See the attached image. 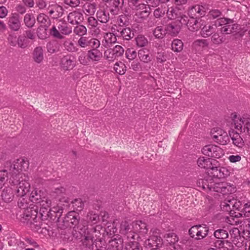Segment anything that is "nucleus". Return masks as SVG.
<instances>
[{
	"instance_id": "obj_1",
	"label": "nucleus",
	"mask_w": 250,
	"mask_h": 250,
	"mask_svg": "<svg viewBox=\"0 0 250 250\" xmlns=\"http://www.w3.org/2000/svg\"><path fill=\"white\" fill-rule=\"evenodd\" d=\"M28 163L23 159H18L12 164L9 165V172L11 176L9 183L14 186H18L16 194L17 196L24 197L29 191V178L22 172L28 167Z\"/></svg>"
},
{
	"instance_id": "obj_2",
	"label": "nucleus",
	"mask_w": 250,
	"mask_h": 250,
	"mask_svg": "<svg viewBox=\"0 0 250 250\" xmlns=\"http://www.w3.org/2000/svg\"><path fill=\"white\" fill-rule=\"evenodd\" d=\"M198 184L205 190L220 192L223 194L231 193L234 191V188L229 183L222 182L218 178H212L210 176L205 177L203 179L199 180Z\"/></svg>"
},
{
	"instance_id": "obj_3",
	"label": "nucleus",
	"mask_w": 250,
	"mask_h": 250,
	"mask_svg": "<svg viewBox=\"0 0 250 250\" xmlns=\"http://www.w3.org/2000/svg\"><path fill=\"white\" fill-rule=\"evenodd\" d=\"M77 228L80 230V233L83 237V244L87 247L92 246L93 249L94 243H96L97 240L100 238L101 236L100 229H101V227L97 226L91 229H88L87 222L83 220Z\"/></svg>"
},
{
	"instance_id": "obj_4",
	"label": "nucleus",
	"mask_w": 250,
	"mask_h": 250,
	"mask_svg": "<svg viewBox=\"0 0 250 250\" xmlns=\"http://www.w3.org/2000/svg\"><path fill=\"white\" fill-rule=\"evenodd\" d=\"M230 118L235 129L250 136V117L247 115L241 116L236 113L231 114Z\"/></svg>"
},
{
	"instance_id": "obj_5",
	"label": "nucleus",
	"mask_w": 250,
	"mask_h": 250,
	"mask_svg": "<svg viewBox=\"0 0 250 250\" xmlns=\"http://www.w3.org/2000/svg\"><path fill=\"white\" fill-rule=\"evenodd\" d=\"M210 135L214 142L222 145H226L229 141V137L227 132L220 128H212L210 132Z\"/></svg>"
},
{
	"instance_id": "obj_6",
	"label": "nucleus",
	"mask_w": 250,
	"mask_h": 250,
	"mask_svg": "<svg viewBox=\"0 0 250 250\" xmlns=\"http://www.w3.org/2000/svg\"><path fill=\"white\" fill-rule=\"evenodd\" d=\"M208 232V228L205 225L192 226L188 230L189 235L195 240H201L206 237Z\"/></svg>"
},
{
	"instance_id": "obj_7",
	"label": "nucleus",
	"mask_w": 250,
	"mask_h": 250,
	"mask_svg": "<svg viewBox=\"0 0 250 250\" xmlns=\"http://www.w3.org/2000/svg\"><path fill=\"white\" fill-rule=\"evenodd\" d=\"M150 233V236L145 242V246L147 248L156 249L162 245V239L160 235V230L154 229L151 230Z\"/></svg>"
},
{
	"instance_id": "obj_8",
	"label": "nucleus",
	"mask_w": 250,
	"mask_h": 250,
	"mask_svg": "<svg viewBox=\"0 0 250 250\" xmlns=\"http://www.w3.org/2000/svg\"><path fill=\"white\" fill-rule=\"evenodd\" d=\"M202 21L199 19L196 18L190 17L188 18L186 16H182L179 20V22L182 24L187 25L188 29L192 32L197 31L201 28L202 25H203Z\"/></svg>"
},
{
	"instance_id": "obj_9",
	"label": "nucleus",
	"mask_w": 250,
	"mask_h": 250,
	"mask_svg": "<svg viewBox=\"0 0 250 250\" xmlns=\"http://www.w3.org/2000/svg\"><path fill=\"white\" fill-rule=\"evenodd\" d=\"M203 154L210 157L219 158L224 155V151L218 146L209 145L205 146L202 149Z\"/></svg>"
},
{
	"instance_id": "obj_10",
	"label": "nucleus",
	"mask_w": 250,
	"mask_h": 250,
	"mask_svg": "<svg viewBox=\"0 0 250 250\" xmlns=\"http://www.w3.org/2000/svg\"><path fill=\"white\" fill-rule=\"evenodd\" d=\"M120 232L121 234L126 235L127 238L129 241L135 239V235L134 234V228H133V223L129 224L126 220L122 221L121 223Z\"/></svg>"
},
{
	"instance_id": "obj_11",
	"label": "nucleus",
	"mask_w": 250,
	"mask_h": 250,
	"mask_svg": "<svg viewBox=\"0 0 250 250\" xmlns=\"http://www.w3.org/2000/svg\"><path fill=\"white\" fill-rule=\"evenodd\" d=\"M220 206L223 210L230 212V213L232 214L229 217L227 218V222L232 225H237L239 223V221H235L233 217H241L242 216V214L239 212L236 214V213L234 212L235 214L234 215L233 213L231 212V207H230V205L228 203L227 199L221 203Z\"/></svg>"
},
{
	"instance_id": "obj_12",
	"label": "nucleus",
	"mask_w": 250,
	"mask_h": 250,
	"mask_svg": "<svg viewBox=\"0 0 250 250\" xmlns=\"http://www.w3.org/2000/svg\"><path fill=\"white\" fill-rule=\"evenodd\" d=\"M111 31L116 34L117 37H122L125 40H129L134 37V33L129 28L122 29L117 26L116 24L113 25L111 27Z\"/></svg>"
},
{
	"instance_id": "obj_13",
	"label": "nucleus",
	"mask_w": 250,
	"mask_h": 250,
	"mask_svg": "<svg viewBox=\"0 0 250 250\" xmlns=\"http://www.w3.org/2000/svg\"><path fill=\"white\" fill-rule=\"evenodd\" d=\"M79 215L75 211L69 212L63 219L64 225L66 227L75 228L76 226L82 223V221L79 222Z\"/></svg>"
},
{
	"instance_id": "obj_14",
	"label": "nucleus",
	"mask_w": 250,
	"mask_h": 250,
	"mask_svg": "<svg viewBox=\"0 0 250 250\" xmlns=\"http://www.w3.org/2000/svg\"><path fill=\"white\" fill-rule=\"evenodd\" d=\"M51 204V202L50 199L45 196L43 197L42 200L38 204L40 206V211L42 216L49 217L51 215V212L53 210L50 208ZM53 211L56 212V210L55 209Z\"/></svg>"
},
{
	"instance_id": "obj_15",
	"label": "nucleus",
	"mask_w": 250,
	"mask_h": 250,
	"mask_svg": "<svg viewBox=\"0 0 250 250\" xmlns=\"http://www.w3.org/2000/svg\"><path fill=\"white\" fill-rule=\"evenodd\" d=\"M75 66V58L71 55L64 56L61 60L60 66L64 71L72 70Z\"/></svg>"
},
{
	"instance_id": "obj_16",
	"label": "nucleus",
	"mask_w": 250,
	"mask_h": 250,
	"mask_svg": "<svg viewBox=\"0 0 250 250\" xmlns=\"http://www.w3.org/2000/svg\"><path fill=\"white\" fill-rule=\"evenodd\" d=\"M7 24L11 30L18 31L21 27L19 15L16 13H12L8 18Z\"/></svg>"
},
{
	"instance_id": "obj_17",
	"label": "nucleus",
	"mask_w": 250,
	"mask_h": 250,
	"mask_svg": "<svg viewBox=\"0 0 250 250\" xmlns=\"http://www.w3.org/2000/svg\"><path fill=\"white\" fill-rule=\"evenodd\" d=\"M133 228H134V234L135 237H138V234L141 235H145L148 231L146 224L142 221H136L133 222Z\"/></svg>"
},
{
	"instance_id": "obj_18",
	"label": "nucleus",
	"mask_w": 250,
	"mask_h": 250,
	"mask_svg": "<svg viewBox=\"0 0 250 250\" xmlns=\"http://www.w3.org/2000/svg\"><path fill=\"white\" fill-rule=\"evenodd\" d=\"M47 10L50 15L52 16V18L54 19L61 17L63 14V11L62 6L55 3L49 4Z\"/></svg>"
},
{
	"instance_id": "obj_19",
	"label": "nucleus",
	"mask_w": 250,
	"mask_h": 250,
	"mask_svg": "<svg viewBox=\"0 0 250 250\" xmlns=\"http://www.w3.org/2000/svg\"><path fill=\"white\" fill-rule=\"evenodd\" d=\"M117 37L116 34L112 31L105 33L104 36L102 45L106 48L112 47L117 42Z\"/></svg>"
},
{
	"instance_id": "obj_20",
	"label": "nucleus",
	"mask_w": 250,
	"mask_h": 250,
	"mask_svg": "<svg viewBox=\"0 0 250 250\" xmlns=\"http://www.w3.org/2000/svg\"><path fill=\"white\" fill-rule=\"evenodd\" d=\"M68 21L72 24H78L83 19V14L78 11L75 10L69 13L67 16Z\"/></svg>"
},
{
	"instance_id": "obj_21",
	"label": "nucleus",
	"mask_w": 250,
	"mask_h": 250,
	"mask_svg": "<svg viewBox=\"0 0 250 250\" xmlns=\"http://www.w3.org/2000/svg\"><path fill=\"white\" fill-rule=\"evenodd\" d=\"M197 163L200 167L207 169L208 170L210 167H212L213 165L218 163V162L215 159L200 157L198 158Z\"/></svg>"
},
{
	"instance_id": "obj_22",
	"label": "nucleus",
	"mask_w": 250,
	"mask_h": 250,
	"mask_svg": "<svg viewBox=\"0 0 250 250\" xmlns=\"http://www.w3.org/2000/svg\"><path fill=\"white\" fill-rule=\"evenodd\" d=\"M206 8L200 5H196L192 7L188 10V15L190 17L196 18L203 16L206 13Z\"/></svg>"
},
{
	"instance_id": "obj_23",
	"label": "nucleus",
	"mask_w": 250,
	"mask_h": 250,
	"mask_svg": "<svg viewBox=\"0 0 250 250\" xmlns=\"http://www.w3.org/2000/svg\"><path fill=\"white\" fill-rule=\"evenodd\" d=\"M181 30V26L179 22L177 21L171 22L167 25L166 27V33L172 36H176Z\"/></svg>"
},
{
	"instance_id": "obj_24",
	"label": "nucleus",
	"mask_w": 250,
	"mask_h": 250,
	"mask_svg": "<svg viewBox=\"0 0 250 250\" xmlns=\"http://www.w3.org/2000/svg\"><path fill=\"white\" fill-rule=\"evenodd\" d=\"M150 8L149 6H147L145 4V7L142 9H139L137 10V12L135 14L136 20L138 22H142L145 19L147 18L150 14Z\"/></svg>"
},
{
	"instance_id": "obj_25",
	"label": "nucleus",
	"mask_w": 250,
	"mask_h": 250,
	"mask_svg": "<svg viewBox=\"0 0 250 250\" xmlns=\"http://www.w3.org/2000/svg\"><path fill=\"white\" fill-rule=\"evenodd\" d=\"M33 60L37 63H41L44 59L43 50L41 46L35 47L32 53Z\"/></svg>"
},
{
	"instance_id": "obj_26",
	"label": "nucleus",
	"mask_w": 250,
	"mask_h": 250,
	"mask_svg": "<svg viewBox=\"0 0 250 250\" xmlns=\"http://www.w3.org/2000/svg\"><path fill=\"white\" fill-rule=\"evenodd\" d=\"M166 11H167V18L170 20L178 19V20L179 21L181 17L185 16L182 15L176 7H171L168 8Z\"/></svg>"
},
{
	"instance_id": "obj_27",
	"label": "nucleus",
	"mask_w": 250,
	"mask_h": 250,
	"mask_svg": "<svg viewBox=\"0 0 250 250\" xmlns=\"http://www.w3.org/2000/svg\"><path fill=\"white\" fill-rule=\"evenodd\" d=\"M124 2V0H113L109 6L110 13L113 15H117L119 10L122 8Z\"/></svg>"
},
{
	"instance_id": "obj_28",
	"label": "nucleus",
	"mask_w": 250,
	"mask_h": 250,
	"mask_svg": "<svg viewBox=\"0 0 250 250\" xmlns=\"http://www.w3.org/2000/svg\"><path fill=\"white\" fill-rule=\"evenodd\" d=\"M1 196L4 202H10L14 198V190L11 187H6L2 190Z\"/></svg>"
},
{
	"instance_id": "obj_29",
	"label": "nucleus",
	"mask_w": 250,
	"mask_h": 250,
	"mask_svg": "<svg viewBox=\"0 0 250 250\" xmlns=\"http://www.w3.org/2000/svg\"><path fill=\"white\" fill-rule=\"evenodd\" d=\"M102 56V53L99 49H90L87 51V57L89 61L99 62Z\"/></svg>"
},
{
	"instance_id": "obj_30",
	"label": "nucleus",
	"mask_w": 250,
	"mask_h": 250,
	"mask_svg": "<svg viewBox=\"0 0 250 250\" xmlns=\"http://www.w3.org/2000/svg\"><path fill=\"white\" fill-rule=\"evenodd\" d=\"M96 17L98 21L102 23H105L110 19L109 12L105 9H99L98 10L96 13Z\"/></svg>"
},
{
	"instance_id": "obj_31",
	"label": "nucleus",
	"mask_w": 250,
	"mask_h": 250,
	"mask_svg": "<svg viewBox=\"0 0 250 250\" xmlns=\"http://www.w3.org/2000/svg\"><path fill=\"white\" fill-rule=\"evenodd\" d=\"M96 9V4L95 3L86 2L83 6V12L87 16L93 15Z\"/></svg>"
},
{
	"instance_id": "obj_32",
	"label": "nucleus",
	"mask_w": 250,
	"mask_h": 250,
	"mask_svg": "<svg viewBox=\"0 0 250 250\" xmlns=\"http://www.w3.org/2000/svg\"><path fill=\"white\" fill-rule=\"evenodd\" d=\"M217 164L218 163H215L214 165H213L212 167L210 168L207 172L208 174L205 177L210 176L213 179H221V175H220V173L219 172V167H217Z\"/></svg>"
},
{
	"instance_id": "obj_33",
	"label": "nucleus",
	"mask_w": 250,
	"mask_h": 250,
	"mask_svg": "<svg viewBox=\"0 0 250 250\" xmlns=\"http://www.w3.org/2000/svg\"><path fill=\"white\" fill-rule=\"evenodd\" d=\"M229 135L232 141L233 144L235 146L239 148L242 147L244 145V142L240 134L236 132H232V133H230Z\"/></svg>"
},
{
	"instance_id": "obj_34",
	"label": "nucleus",
	"mask_w": 250,
	"mask_h": 250,
	"mask_svg": "<svg viewBox=\"0 0 250 250\" xmlns=\"http://www.w3.org/2000/svg\"><path fill=\"white\" fill-rule=\"evenodd\" d=\"M43 193L41 190H33L30 195V199L31 202L38 204L43 199Z\"/></svg>"
},
{
	"instance_id": "obj_35",
	"label": "nucleus",
	"mask_w": 250,
	"mask_h": 250,
	"mask_svg": "<svg viewBox=\"0 0 250 250\" xmlns=\"http://www.w3.org/2000/svg\"><path fill=\"white\" fill-rule=\"evenodd\" d=\"M138 55L141 61L147 63L151 61V57L149 55V51L145 48L139 50Z\"/></svg>"
},
{
	"instance_id": "obj_36",
	"label": "nucleus",
	"mask_w": 250,
	"mask_h": 250,
	"mask_svg": "<svg viewBox=\"0 0 250 250\" xmlns=\"http://www.w3.org/2000/svg\"><path fill=\"white\" fill-rule=\"evenodd\" d=\"M214 28L213 25L207 24L201 27L200 34L204 38H207L210 36L214 32Z\"/></svg>"
},
{
	"instance_id": "obj_37",
	"label": "nucleus",
	"mask_w": 250,
	"mask_h": 250,
	"mask_svg": "<svg viewBox=\"0 0 250 250\" xmlns=\"http://www.w3.org/2000/svg\"><path fill=\"white\" fill-rule=\"evenodd\" d=\"M238 28V25L233 23H228L222 27L221 32L222 34H229L236 32Z\"/></svg>"
},
{
	"instance_id": "obj_38",
	"label": "nucleus",
	"mask_w": 250,
	"mask_h": 250,
	"mask_svg": "<svg viewBox=\"0 0 250 250\" xmlns=\"http://www.w3.org/2000/svg\"><path fill=\"white\" fill-rule=\"evenodd\" d=\"M208 45V42L207 40L198 39L194 41L192 43V47L195 50H199Z\"/></svg>"
},
{
	"instance_id": "obj_39",
	"label": "nucleus",
	"mask_w": 250,
	"mask_h": 250,
	"mask_svg": "<svg viewBox=\"0 0 250 250\" xmlns=\"http://www.w3.org/2000/svg\"><path fill=\"white\" fill-rule=\"evenodd\" d=\"M23 22L26 26L32 28L35 23V18L33 14L27 13L24 17Z\"/></svg>"
},
{
	"instance_id": "obj_40",
	"label": "nucleus",
	"mask_w": 250,
	"mask_h": 250,
	"mask_svg": "<svg viewBox=\"0 0 250 250\" xmlns=\"http://www.w3.org/2000/svg\"><path fill=\"white\" fill-rule=\"evenodd\" d=\"M63 46L65 49L70 52H76L78 50L77 46L70 39H67L64 41Z\"/></svg>"
},
{
	"instance_id": "obj_41",
	"label": "nucleus",
	"mask_w": 250,
	"mask_h": 250,
	"mask_svg": "<svg viewBox=\"0 0 250 250\" xmlns=\"http://www.w3.org/2000/svg\"><path fill=\"white\" fill-rule=\"evenodd\" d=\"M128 4L133 10H138L145 7L142 0H127Z\"/></svg>"
},
{
	"instance_id": "obj_42",
	"label": "nucleus",
	"mask_w": 250,
	"mask_h": 250,
	"mask_svg": "<svg viewBox=\"0 0 250 250\" xmlns=\"http://www.w3.org/2000/svg\"><path fill=\"white\" fill-rule=\"evenodd\" d=\"M10 164H12L11 163H7V169L0 171V189L3 186L6 178L8 177V174L10 175L9 172Z\"/></svg>"
},
{
	"instance_id": "obj_43",
	"label": "nucleus",
	"mask_w": 250,
	"mask_h": 250,
	"mask_svg": "<svg viewBox=\"0 0 250 250\" xmlns=\"http://www.w3.org/2000/svg\"><path fill=\"white\" fill-rule=\"evenodd\" d=\"M58 27L60 32L63 35H69L72 32V27L65 22H61L59 24Z\"/></svg>"
},
{
	"instance_id": "obj_44",
	"label": "nucleus",
	"mask_w": 250,
	"mask_h": 250,
	"mask_svg": "<svg viewBox=\"0 0 250 250\" xmlns=\"http://www.w3.org/2000/svg\"><path fill=\"white\" fill-rule=\"evenodd\" d=\"M171 48L173 51L180 52L183 49V43L179 39H175L172 42Z\"/></svg>"
},
{
	"instance_id": "obj_45",
	"label": "nucleus",
	"mask_w": 250,
	"mask_h": 250,
	"mask_svg": "<svg viewBox=\"0 0 250 250\" xmlns=\"http://www.w3.org/2000/svg\"><path fill=\"white\" fill-rule=\"evenodd\" d=\"M126 68L125 64L122 62H117L114 66V70L120 75H123L125 73L126 70Z\"/></svg>"
},
{
	"instance_id": "obj_46",
	"label": "nucleus",
	"mask_w": 250,
	"mask_h": 250,
	"mask_svg": "<svg viewBox=\"0 0 250 250\" xmlns=\"http://www.w3.org/2000/svg\"><path fill=\"white\" fill-rule=\"evenodd\" d=\"M87 223L90 222L93 224L97 223L100 220V217L98 214L92 211H89L87 215Z\"/></svg>"
},
{
	"instance_id": "obj_47",
	"label": "nucleus",
	"mask_w": 250,
	"mask_h": 250,
	"mask_svg": "<svg viewBox=\"0 0 250 250\" xmlns=\"http://www.w3.org/2000/svg\"><path fill=\"white\" fill-rule=\"evenodd\" d=\"M46 48L49 53H54L59 50V44L56 41L51 42L47 44Z\"/></svg>"
},
{
	"instance_id": "obj_48",
	"label": "nucleus",
	"mask_w": 250,
	"mask_h": 250,
	"mask_svg": "<svg viewBox=\"0 0 250 250\" xmlns=\"http://www.w3.org/2000/svg\"><path fill=\"white\" fill-rule=\"evenodd\" d=\"M166 33V29L164 30L162 26H157L153 31L154 36L158 39H162Z\"/></svg>"
},
{
	"instance_id": "obj_49",
	"label": "nucleus",
	"mask_w": 250,
	"mask_h": 250,
	"mask_svg": "<svg viewBox=\"0 0 250 250\" xmlns=\"http://www.w3.org/2000/svg\"><path fill=\"white\" fill-rule=\"evenodd\" d=\"M29 40L23 35H20L18 38V46L21 48H26L29 44Z\"/></svg>"
},
{
	"instance_id": "obj_50",
	"label": "nucleus",
	"mask_w": 250,
	"mask_h": 250,
	"mask_svg": "<svg viewBox=\"0 0 250 250\" xmlns=\"http://www.w3.org/2000/svg\"><path fill=\"white\" fill-rule=\"evenodd\" d=\"M214 236L217 239H224L228 237V231L224 229H218L214 232Z\"/></svg>"
},
{
	"instance_id": "obj_51",
	"label": "nucleus",
	"mask_w": 250,
	"mask_h": 250,
	"mask_svg": "<svg viewBox=\"0 0 250 250\" xmlns=\"http://www.w3.org/2000/svg\"><path fill=\"white\" fill-rule=\"evenodd\" d=\"M37 20L38 22L43 24L46 27H48L50 24V20L48 16L44 14H40L37 16Z\"/></svg>"
},
{
	"instance_id": "obj_52",
	"label": "nucleus",
	"mask_w": 250,
	"mask_h": 250,
	"mask_svg": "<svg viewBox=\"0 0 250 250\" xmlns=\"http://www.w3.org/2000/svg\"><path fill=\"white\" fill-rule=\"evenodd\" d=\"M230 235L232 239L233 242L236 244V242L239 238H241L240 231L237 228H233L229 231Z\"/></svg>"
},
{
	"instance_id": "obj_53",
	"label": "nucleus",
	"mask_w": 250,
	"mask_h": 250,
	"mask_svg": "<svg viewBox=\"0 0 250 250\" xmlns=\"http://www.w3.org/2000/svg\"><path fill=\"white\" fill-rule=\"evenodd\" d=\"M136 44L139 47H144L148 43L147 39L142 35H138L136 38Z\"/></svg>"
},
{
	"instance_id": "obj_54",
	"label": "nucleus",
	"mask_w": 250,
	"mask_h": 250,
	"mask_svg": "<svg viewBox=\"0 0 250 250\" xmlns=\"http://www.w3.org/2000/svg\"><path fill=\"white\" fill-rule=\"evenodd\" d=\"M37 212L35 210L32 209V208H28V207L24 209L23 212V217H25V219H29V217H32L33 216H36Z\"/></svg>"
},
{
	"instance_id": "obj_55",
	"label": "nucleus",
	"mask_w": 250,
	"mask_h": 250,
	"mask_svg": "<svg viewBox=\"0 0 250 250\" xmlns=\"http://www.w3.org/2000/svg\"><path fill=\"white\" fill-rule=\"evenodd\" d=\"M211 42L215 44H220L225 40V38L222 35H219L217 33L214 34L211 38Z\"/></svg>"
},
{
	"instance_id": "obj_56",
	"label": "nucleus",
	"mask_w": 250,
	"mask_h": 250,
	"mask_svg": "<svg viewBox=\"0 0 250 250\" xmlns=\"http://www.w3.org/2000/svg\"><path fill=\"white\" fill-rule=\"evenodd\" d=\"M74 33L78 36H82L86 34L87 29L84 26L79 25L74 28Z\"/></svg>"
},
{
	"instance_id": "obj_57",
	"label": "nucleus",
	"mask_w": 250,
	"mask_h": 250,
	"mask_svg": "<svg viewBox=\"0 0 250 250\" xmlns=\"http://www.w3.org/2000/svg\"><path fill=\"white\" fill-rule=\"evenodd\" d=\"M113 50L111 48H108L104 52V55L106 59L109 61H113L117 58L114 53Z\"/></svg>"
},
{
	"instance_id": "obj_58",
	"label": "nucleus",
	"mask_w": 250,
	"mask_h": 250,
	"mask_svg": "<svg viewBox=\"0 0 250 250\" xmlns=\"http://www.w3.org/2000/svg\"><path fill=\"white\" fill-rule=\"evenodd\" d=\"M137 52L133 48H128L125 51V56L129 60H133L137 57Z\"/></svg>"
},
{
	"instance_id": "obj_59",
	"label": "nucleus",
	"mask_w": 250,
	"mask_h": 250,
	"mask_svg": "<svg viewBox=\"0 0 250 250\" xmlns=\"http://www.w3.org/2000/svg\"><path fill=\"white\" fill-rule=\"evenodd\" d=\"M74 209L77 210H81L83 207V203L81 199H76L72 202Z\"/></svg>"
},
{
	"instance_id": "obj_60",
	"label": "nucleus",
	"mask_w": 250,
	"mask_h": 250,
	"mask_svg": "<svg viewBox=\"0 0 250 250\" xmlns=\"http://www.w3.org/2000/svg\"><path fill=\"white\" fill-rule=\"evenodd\" d=\"M78 61L81 64L84 65H88L90 61L89 59H88L87 55H86L85 53L83 52L79 56Z\"/></svg>"
},
{
	"instance_id": "obj_61",
	"label": "nucleus",
	"mask_w": 250,
	"mask_h": 250,
	"mask_svg": "<svg viewBox=\"0 0 250 250\" xmlns=\"http://www.w3.org/2000/svg\"><path fill=\"white\" fill-rule=\"evenodd\" d=\"M233 20L226 18H219L215 21V25L218 26L226 25L228 23H232Z\"/></svg>"
},
{
	"instance_id": "obj_62",
	"label": "nucleus",
	"mask_w": 250,
	"mask_h": 250,
	"mask_svg": "<svg viewBox=\"0 0 250 250\" xmlns=\"http://www.w3.org/2000/svg\"><path fill=\"white\" fill-rule=\"evenodd\" d=\"M128 18L125 15H121L118 17L117 23L120 27L127 25Z\"/></svg>"
},
{
	"instance_id": "obj_63",
	"label": "nucleus",
	"mask_w": 250,
	"mask_h": 250,
	"mask_svg": "<svg viewBox=\"0 0 250 250\" xmlns=\"http://www.w3.org/2000/svg\"><path fill=\"white\" fill-rule=\"evenodd\" d=\"M100 42L96 39L91 38L89 39L88 46L91 48V49H98L100 47Z\"/></svg>"
},
{
	"instance_id": "obj_64",
	"label": "nucleus",
	"mask_w": 250,
	"mask_h": 250,
	"mask_svg": "<svg viewBox=\"0 0 250 250\" xmlns=\"http://www.w3.org/2000/svg\"><path fill=\"white\" fill-rule=\"evenodd\" d=\"M167 241L170 244H174L178 241V237L174 233H169L167 234Z\"/></svg>"
}]
</instances>
